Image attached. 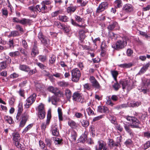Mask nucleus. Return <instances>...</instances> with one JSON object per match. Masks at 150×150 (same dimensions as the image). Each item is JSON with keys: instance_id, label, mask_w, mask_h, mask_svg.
<instances>
[{"instance_id": "obj_1", "label": "nucleus", "mask_w": 150, "mask_h": 150, "mask_svg": "<svg viewBox=\"0 0 150 150\" xmlns=\"http://www.w3.org/2000/svg\"><path fill=\"white\" fill-rule=\"evenodd\" d=\"M126 119L127 121L132 122V123L130 124V126L131 128L137 129L141 128V122L135 116L127 115L126 116Z\"/></svg>"}, {"instance_id": "obj_2", "label": "nucleus", "mask_w": 150, "mask_h": 150, "mask_svg": "<svg viewBox=\"0 0 150 150\" xmlns=\"http://www.w3.org/2000/svg\"><path fill=\"white\" fill-rule=\"evenodd\" d=\"M71 80L72 81L77 82L79 81L81 76V73L78 68H75L71 70Z\"/></svg>"}, {"instance_id": "obj_3", "label": "nucleus", "mask_w": 150, "mask_h": 150, "mask_svg": "<svg viewBox=\"0 0 150 150\" xmlns=\"http://www.w3.org/2000/svg\"><path fill=\"white\" fill-rule=\"evenodd\" d=\"M12 22L16 23H20L23 25L26 26L27 25H30L32 22V20L30 19L22 18L21 19H19L16 17L13 18Z\"/></svg>"}, {"instance_id": "obj_4", "label": "nucleus", "mask_w": 150, "mask_h": 150, "mask_svg": "<svg viewBox=\"0 0 150 150\" xmlns=\"http://www.w3.org/2000/svg\"><path fill=\"white\" fill-rule=\"evenodd\" d=\"M127 44V41H122L120 40H118L115 43L112 45V47L115 50H119L124 48Z\"/></svg>"}, {"instance_id": "obj_5", "label": "nucleus", "mask_w": 150, "mask_h": 150, "mask_svg": "<svg viewBox=\"0 0 150 150\" xmlns=\"http://www.w3.org/2000/svg\"><path fill=\"white\" fill-rule=\"evenodd\" d=\"M72 100L74 101L79 102L81 103H84V98L83 95L79 91H76L74 92L72 95Z\"/></svg>"}, {"instance_id": "obj_6", "label": "nucleus", "mask_w": 150, "mask_h": 150, "mask_svg": "<svg viewBox=\"0 0 150 150\" xmlns=\"http://www.w3.org/2000/svg\"><path fill=\"white\" fill-rule=\"evenodd\" d=\"M13 143L18 148H21V144L20 143L21 139L19 134L17 132H14L12 134Z\"/></svg>"}, {"instance_id": "obj_7", "label": "nucleus", "mask_w": 150, "mask_h": 150, "mask_svg": "<svg viewBox=\"0 0 150 150\" xmlns=\"http://www.w3.org/2000/svg\"><path fill=\"white\" fill-rule=\"evenodd\" d=\"M36 95L34 93L31 95L26 100V103L24 105L25 107L26 108H29L35 101Z\"/></svg>"}, {"instance_id": "obj_8", "label": "nucleus", "mask_w": 150, "mask_h": 150, "mask_svg": "<svg viewBox=\"0 0 150 150\" xmlns=\"http://www.w3.org/2000/svg\"><path fill=\"white\" fill-rule=\"evenodd\" d=\"M38 38L44 45L47 47L50 45V40L45 37L41 32H40L38 35Z\"/></svg>"}, {"instance_id": "obj_9", "label": "nucleus", "mask_w": 150, "mask_h": 150, "mask_svg": "<svg viewBox=\"0 0 150 150\" xmlns=\"http://www.w3.org/2000/svg\"><path fill=\"white\" fill-rule=\"evenodd\" d=\"M109 4L105 1L101 2L97 8L96 13H100L108 8Z\"/></svg>"}, {"instance_id": "obj_10", "label": "nucleus", "mask_w": 150, "mask_h": 150, "mask_svg": "<svg viewBox=\"0 0 150 150\" xmlns=\"http://www.w3.org/2000/svg\"><path fill=\"white\" fill-rule=\"evenodd\" d=\"M51 117V112L50 110H48L47 113V119L46 123L43 122L41 125V129L42 132H45V131L47 126L49 124Z\"/></svg>"}, {"instance_id": "obj_11", "label": "nucleus", "mask_w": 150, "mask_h": 150, "mask_svg": "<svg viewBox=\"0 0 150 150\" xmlns=\"http://www.w3.org/2000/svg\"><path fill=\"white\" fill-rule=\"evenodd\" d=\"M89 80L91 84L92 87H93L98 89H99L100 88L101 86L100 84L93 76H91Z\"/></svg>"}, {"instance_id": "obj_12", "label": "nucleus", "mask_w": 150, "mask_h": 150, "mask_svg": "<svg viewBox=\"0 0 150 150\" xmlns=\"http://www.w3.org/2000/svg\"><path fill=\"white\" fill-rule=\"evenodd\" d=\"M107 28L108 31H112L119 29L120 27L117 22L113 21L111 23H110Z\"/></svg>"}, {"instance_id": "obj_13", "label": "nucleus", "mask_w": 150, "mask_h": 150, "mask_svg": "<svg viewBox=\"0 0 150 150\" xmlns=\"http://www.w3.org/2000/svg\"><path fill=\"white\" fill-rule=\"evenodd\" d=\"M35 8L36 11V13H38V11L39 12H42V13H47V8L43 5L38 4L35 7Z\"/></svg>"}, {"instance_id": "obj_14", "label": "nucleus", "mask_w": 150, "mask_h": 150, "mask_svg": "<svg viewBox=\"0 0 150 150\" xmlns=\"http://www.w3.org/2000/svg\"><path fill=\"white\" fill-rule=\"evenodd\" d=\"M122 10L125 13H129L133 11L134 7L131 4H126L124 5Z\"/></svg>"}, {"instance_id": "obj_15", "label": "nucleus", "mask_w": 150, "mask_h": 150, "mask_svg": "<svg viewBox=\"0 0 150 150\" xmlns=\"http://www.w3.org/2000/svg\"><path fill=\"white\" fill-rule=\"evenodd\" d=\"M51 131L52 135L54 136L57 137L59 135L58 126L56 124L52 125Z\"/></svg>"}, {"instance_id": "obj_16", "label": "nucleus", "mask_w": 150, "mask_h": 150, "mask_svg": "<svg viewBox=\"0 0 150 150\" xmlns=\"http://www.w3.org/2000/svg\"><path fill=\"white\" fill-rule=\"evenodd\" d=\"M37 41H34L33 48L32 49L31 52V55L33 57H35L39 53V52L37 46Z\"/></svg>"}, {"instance_id": "obj_17", "label": "nucleus", "mask_w": 150, "mask_h": 150, "mask_svg": "<svg viewBox=\"0 0 150 150\" xmlns=\"http://www.w3.org/2000/svg\"><path fill=\"white\" fill-rule=\"evenodd\" d=\"M98 145L95 146V150H102L104 146H106V144L105 142L102 140H99L97 142Z\"/></svg>"}, {"instance_id": "obj_18", "label": "nucleus", "mask_w": 150, "mask_h": 150, "mask_svg": "<svg viewBox=\"0 0 150 150\" xmlns=\"http://www.w3.org/2000/svg\"><path fill=\"white\" fill-rule=\"evenodd\" d=\"M150 66V62H149L146 64L143 65L139 72L137 74V75H141L144 74L148 69Z\"/></svg>"}, {"instance_id": "obj_19", "label": "nucleus", "mask_w": 150, "mask_h": 150, "mask_svg": "<svg viewBox=\"0 0 150 150\" xmlns=\"http://www.w3.org/2000/svg\"><path fill=\"white\" fill-rule=\"evenodd\" d=\"M120 140L115 142L112 139H108V145L110 148H113L115 146H118L119 145H120Z\"/></svg>"}, {"instance_id": "obj_20", "label": "nucleus", "mask_w": 150, "mask_h": 150, "mask_svg": "<svg viewBox=\"0 0 150 150\" xmlns=\"http://www.w3.org/2000/svg\"><path fill=\"white\" fill-rule=\"evenodd\" d=\"M98 112L101 113H108L109 110L108 108L106 107L103 106H99L98 107Z\"/></svg>"}, {"instance_id": "obj_21", "label": "nucleus", "mask_w": 150, "mask_h": 150, "mask_svg": "<svg viewBox=\"0 0 150 150\" xmlns=\"http://www.w3.org/2000/svg\"><path fill=\"white\" fill-rule=\"evenodd\" d=\"M124 127L126 132L127 133L131 136L133 137L134 136V133L132 130L130 128V124L128 125L125 123H124Z\"/></svg>"}, {"instance_id": "obj_22", "label": "nucleus", "mask_w": 150, "mask_h": 150, "mask_svg": "<svg viewBox=\"0 0 150 150\" xmlns=\"http://www.w3.org/2000/svg\"><path fill=\"white\" fill-rule=\"evenodd\" d=\"M56 60V56L52 54L50 55L49 56V59L48 60V64L50 66H52L55 62Z\"/></svg>"}, {"instance_id": "obj_23", "label": "nucleus", "mask_w": 150, "mask_h": 150, "mask_svg": "<svg viewBox=\"0 0 150 150\" xmlns=\"http://www.w3.org/2000/svg\"><path fill=\"white\" fill-rule=\"evenodd\" d=\"M70 140L71 141H75L76 140V138L77 136V132L74 130H71L70 132Z\"/></svg>"}, {"instance_id": "obj_24", "label": "nucleus", "mask_w": 150, "mask_h": 150, "mask_svg": "<svg viewBox=\"0 0 150 150\" xmlns=\"http://www.w3.org/2000/svg\"><path fill=\"white\" fill-rule=\"evenodd\" d=\"M19 69L20 70L26 72H28L30 68L28 65L25 64H20L19 67Z\"/></svg>"}, {"instance_id": "obj_25", "label": "nucleus", "mask_w": 150, "mask_h": 150, "mask_svg": "<svg viewBox=\"0 0 150 150\" xmlns=\"http://www.w3.org/2000/svg\"><path fill=\"white\" fill-rule=\"evenodd\" d=\"M65 95L68 100L70 101L71 96V91L68 88L66 89L65 90Z\"/></svg>"}, {"instance_id": "obj_26", "label": "nucleus", "mask_w": 150, "mask_h": 150, "mask_svg": "<svg viewBox=\"0 0 150 150\" xmlns=\"http://www.w3.org/2000/svg\"><path fill=\"white\" fill-rule=\"evenodd\" d=\"M119 83L120 84L122 85L123 89H125L126 87L127 86H128V81L127 80L125 79L121 80L119 81Z\"/></svg>"}, {"instance_id": "obj_27", "label": "nucleus", "mask_w": 150, "mask_h": 150, "mask_svg": "<svg viewBox=\"0 0 150 150\" xmlns=\"http://www.w3.org/2000/svg\"><path fill=\"white\" fill-rule=\"evenodd\" d=\"M122 2L121 0H116L114 2V5L115 8H117L122 6Z\"/></svg>"}, {"instance_id": "obj_28", "label": "nucleus", "mask_w": 150, "mask_h": 150, "mask_svg": "<svg viewBox=\"0 0 150 150\" xmlns=\"http://www.w3.org/2000/svg\"><path fill=\"white\" fill-rule=\"evenodd\" d=\"M87 30L86 29H80L79 31V35L80 38H85V33L87 32Z\"/></svg>"}, {"instance_id": "obj_29", "label": "nucleus", "mask_w": 150, "mask_h": 150, "mask_svg": "<svg viewBox=\"0 0 150 150\" xmlns=\"http://www.w3.org/2000/svg\"><path fill=\"white\" fill-rule=\"evenodd\" d=\"M38 59L40 62L44 63L47 61V55H41L38 57Z\"/></svg>"}, {"instance_id": "obj_30", "label": "nucleus", "mask_w": 150, "mask_h": 150, "mask_svg": "<svg viewBox=\"0 0 150 150\" xmlns=\"http://www.w3.org/2000/svg\"><path fill=\"white\" fill-rule=\"evenodd\" d=\"M77 8L76 6H69L67 8V11L68 13H71L74 12Z\"/></svg>"}, {"instance_id": "obj_31", "label": "nucleus", "mask_w": 150, "mask_h": 150, "mask_svg": "<svg viewBox=\"0 0 150 150\" xmlns=\"http://www.w3.org/2000/svg\"><path fill=\"white\" fill-rule=\"evenodd\" d=\"M58 84L59 86L64 88L67 87L69 85L68 82H66L64 81L58 82Z\"/></svg>"}, {"instance_id": "obj_32", "label": "nucleus", "mask_w": 150, "mask_h": 150, "mask_svg": "<svg viewBox=\"0 0 150 150\" xmlns=\"http://www.w3.org/2000/svg\"><path fill=\"white\" fill-rule=\"evenodd\" d=\"M68 124L69 125L72 129H76L77 127V125L76 123L73 120H69L68 122Z\"/></svg>"}, {"instance_id": "obj_33", "label": "nucleus", "mask_w": 150, "mask_h": 150, "mask_svg": "<svg viewBox=\"0 0 150 150\" xmlns=\"http://www.w3.org/2000/svg\"><path fill=\"white\" fill-rule=\"evenodd\" d=\"M45 143L47 146L50 148L51 147L52 141V139L46 138L45 139Z\"/></svg>"}, {"instance_id": "obj_34", "label": "nucleus", "mask_w": 150, "mask_h": 150, "mask_svg": "<svg viewBox=\"0 0 150 150\" xmlns=\"http://www.w3.org/2000/svg\"><path fill=\"white\" fill-rule=\"evenodd\" d=\"M87 136L85 132L82 134L79 139V141L82 143H84L87 140Z\"/></svg>"}, {"instance_id": "obj_35", "label": "nucleus", "mask_w": 150, "mask_h": 150, "mask_svg": "<svg viewBox=\"0 0 150 150\" xmlns=\"http://www.w3.org/2000/svg\"><path fill=\"white\" fill-rule=\"evenodd\" d=\"M29 115L26 112H24L21 115V120L27 122L29 118Z\"/></svg>"}, {"instance_id": "obj_36", "label": "nucleus", "mask_w": 150, "mask_h": 150, "mask_svg": "<svg viewBox=\"0 0 150 150\" xmlns=\"http://www.w3.org/2000/svg\"><path fill=\"white\" fill-rule=\"evenodd\" d=\"M36 60L37 61L35 62V64L40 69L43 70L46 68V66L45 64L38 62L37 60Z\"/></svg>"}, {"instance_id": "obj_37", "label": "nucleus", "mask_w": 150, "mask_h": 150, "mask_svg": "<svg viewBox=\"0 0 150 150\" xmlns=\"http://www.w3.org/2000/svg\"><path fill=\"white\" fill-rule=\"evenodd\" d=\"M60 29L62 30L66 33H68L70 31L69 27L64 24H62Z\"/></svg>"}, {"instance_id": "obj_38", "label": "nucleus", "mask_w": 150, "mask_h": 150, "mask_svg": "<svg viewBox=\"0 0 150 150\" xmlns=\"http://www.w3.org/2000/svg\"><path fill=\"white\" fill-rule=\"evenodd\" d=\"M20 53L18 51H15V52H11L9 53L8 55L11 57H16L19 56Z\"/></svg>"}, {"instance_id": "obj_39", "label": "nucleus", "mask_w": 150, "mask_h": 150, "mask_svg": "<svg viewBox=\"0 0 150 150\" xmlns=\"http://www.w3.org/2000/svg\"><path fill=\"white\" fill-rule=\"evenodd\" d=\"M57 111L58 114V117L59 120L60 121H63V118L62 117V109L61 108H58Z\"/></svg>"}, {"instance_id": "obj_40", "label": "nucleus", "mask_w": 150, "mask_h": 150, "mask_svg": "<svg viewBox=\"0 0 150 150\" xmlns=\"http://www.w3.org/2000/svg\"><path fill=\"white\" fill-rule=\"evenodd\" d=\"M83 86L84 89L85 91H91L92 90V86L89 83H85Z\"/></svg>"}, {"instance_id": "obj_41", "label": "nucleus", "mask_w": 150, "mask_h": 150, "mask_svg": "<svg viewBox=\"0 0 150 150\" xmlns=\"http://www.w3.org/2000/svg\"><path fill=\"white\" fill-rule=\"evenodd\" d=\"M92 40H93L94 44L96 47L99 45L100 42V39L99 37L96 38L95 39H93V38H92Z\"/></svg>"}, {"instance_id": "obj_42", "label": "nucleus", "mask_w": 150, "mask_h": 150, "mask_svg": "<svg viewBox=\"0 0 150 150\" xmlns=\"http://www.w3.org/2000/svg\"><path fill=\"white\" fill-rule=\"evenodd\" d=\"M48 91L53 93L55 94L57 92L58 89L56 88H54L52 86L49 87L47 88Z\"/></svg>"}, {"instance_id": "obj_43", "label": "nucleus", "mask_w": 150, "mask_h": 150, "mask_svg": "<svg viewBox=\"0 0 150 150\" xmlns=\"http://www.w3.org/2000/svg\"><path fill=\"white\" fill-rule=\"evenodd\" d=\"M59 18L60 21L63 22L68 21L69 19L68 17L66 16H59Z\"/></svg>"}, {"instance_id": "obj_44", "label": "nucleus", "mask_w": 150, "mask_h": 150, "mask_svg": "<svg viewBox=\"0 0 150 150\" xmlns=\"http://www.w3.org/2000/svg\"><path fill=\"white\" fill-rule=\"evenodd\" d=\"M132 66V64L131 63L128 64L125 63L122 64H120L119 65V66L120 67L123 68H129L131 67Z\"/></svg>"}, {"instance_id": "obj_45", "label": "nucleus", "mask_w": 150, "mask_h": 150, "mask_svg": "<svg viewBox=\"0 0 150 150\" xmlns=\"http://www.w3.org/2000/svg\"><path fill=\"white\" fill-rule=\"evenodd\" d=\"M141 104L140 102L137 101L135 102L134 101L132 102L130 104V107H137L139 106Z\"/></svg>"}, {"instance_id": "obj_46", "label": "nucleus", "mask_w": 150, "mask_h": 150, "mask_svg": "<svg viewBox=\"0 0 150 150\" xmlns=\"http://www.w3.org/2000/svg\"><path fill=\"white\" fill-rule=\"evenodd\" d=\"M89 122L88 120H83L81 122L82 126L85 128L87 127L89 125Z\"/></svg>"}, {"instance_id": "obj_47", "label": "nucleus", "mask_w": 150, "mask_h": 150, "mask_svg": "<svg viewBox=\"0 0 150 150\" xmlns=\"http://www.w3.org/2000/svg\"><path fill=\"white\" fill-rule=\"evenodd\" d=\"M38 117L40 119L42 120L45 118L46 114L45 111L38 112Z\"/></svg>"}, {"instance_id": "obj_48", "label": "nucleus", "mask_w": 150, "mask_h": 150, "mask_svg": "<svg viewBox=\"0 0 150 150\" xmlns=\"http://www.w3.org/2000/svg\"><path fill=\"white\" fill-rule=\"evenodd\" d=\"M37 110L38 112L45 111L44 105L41 103L38 106Z\"/></svg>"}, {"instance_id": "obj_49", "label": "nucleus", "mask_w": 150, "mask_h": 150, "mask_svg": "<svg viewBox=\"0 0 150 150\" xmlns=\"http://www.w3.org/2000/svg\"><path fill=\"white\" fill-rule=\"evenodd\" d=\"M8 44L10 48H13L14 47L13 39H10L8 42Z\"/></svg>"}, {"instance_id": "obj_50", "label": "nucleus", "mask_w": 150, "mask_h": 150, "mask_svg": "<svg viewBox=\"0 0 150 150\" xmlns=\"http://www.w3.org/2000/svg\"><path fill=\"white\" fill-rule=\"evenodd\" d=\"M112 87L114 90L116 91H117L121 87L118 82L115 83L112 85Z\"/></svg>"}, {"instance_id": "obj_51", "label": "nucleus", "mask_w": 150, "mask_h": 150, "mask_svg": "<svg viewBox=\"0 0 150 150\" xmlns=\"http://www.w3.org/2000/svg\"><path fill=\"white\" fill-rule=\"evenodd\" d=\"M74 18L75 20L78 22H84L85 19L84 18H81L80 16L75 15Z\"/></svg>"}, {"instance_id": "obj_52", "label": "nucleus", "mask_w": 150, "mask_h": 150, "mask_svg": "<svg viewBox=\"0 0 150 150\" xmlns=\"http://www.w3.org/2000/svg\"><path fill=\"white\" fill-rule=\"evenodd\" d=\"M9 36L10 37L13 36V37L18 36H19V33L17 30L12 31L11 32Z\"/></svg>"}, {"instance_id": "obj_53", "label": "nucleus", "mask_w": 150, "mask_h": 150, "mask_svg": "<svg viewBox=\"0 0 150 150\" xmlns=\"http://www.w3.org/2000/svg\"><path fill=\"white\" fill-rule=\"evenodd\" d=\"M4 119L5 120L10 124H12L13 122L12 118L8 116H5Z\"/></svg>"}, {"instance_id": "obj_54", "label": "nucleus", "mask_w": 150, "mask_h": 150, "mask_svg": "<svg viewBox=\"0 0 150 150\" xmlns=\"http://www.w3.org/2000/svg\"><path fill=\"white\" fill-rule=\"evenodd\" d=\"M1 12L2 15L3 16H5L6 17H7L8 14L7 8H3L2 9Z\"/></svg>"}, {"instance_id": "obj_55", "label": "nucleus", "mask_w": 150, "mask_h": 150, "mask_svg": "<svg viewBox=\"0 0 150 150\" xmlns=\"http://www.w3.org/2000/svg\"><path fill=\"white\" fill-rule=\"evenodd\" d=\"M7 67L6 62H3L0 63V69H4Z\"/></svg>"}, {"instance_id": "obj_56", "label": "nucleus", "mask_w": 150, "mask_h": 150, "mask_svg": "<svg viewBox=\"0 0 150 150\" xmlns=\"http://www.w3.org/2000/svg\"><path fill=\"white\" fill-rule=\"evenodd\" d=\"M108 35L109 37L112 39H114L115 38L116 34L113 32H112V31H108Z\"/></svg>"}, {"instance_id": "obj_57", "label": "nucleus", "mask_w": 150, "mask_h": 150, "mask_svg": "<svg viewBox=\"0 0 150 150\" xmlns=\"http://www.w3.org/2000/svg\"><path fill=\"white\" fill-rule=\"evenodd\" d=\"M77 2L80 4L82 7L85 6L88 3L87 2L84 1L83 0H77Z\"/></svg>"}, {"instance_id": "obj_58", "label": "nucleus", "mask_w": 150, "mask_h": 150, "mask_svg": "<svg viewBox=\"0 0 150 150\" xmlns=\"http://www.w3.org/2000/svg\"><path fill=\"white\" fill-rule=\"evenodd\" d=\"M86 111L88 112V115H95L94 111L90 107H89L86 109Z\"/></svg>"}, {"instance_id": "obj_59", "label": "nucleus", "mask_w": 150, "mask_h": 150, "mask_svg": "<svg viewBox=\"0 0 150 150\" xmlns=\"http://www.w3.org/2000/svg\"><path fill=\"white\" fill-rule=\"evenodd\" d=\"M15 29L17 30H19L21 32H24L23 29L22 28V26L19 24L16 25L15 27Z\"/></svg>"}, {"instance_id": "obj_60", "label": "nucleus", "mask_w": 150, "mask_h": 150, "mask_svg": "<svg viewBox=\"0 0 150 150\" xmlns=\"http://www.w3.org/2000/svg\"><path fill=\"white\" fill-rule=\"evenodd\" d=\"M115 127L117 130L119 131L120 132H122L123 131V129L120 124H117L115 125Z\"/></svg>"}, {"instance_id": "obj_61", "label": "nucleus", "mask_w": 150, "mask_h": 150, "mask_svg": "<svg viewBox=\"0 0 150 150\" xmlns=\"http://www.w3.org/2000/svg\"><path fill=\"white\" fill-rule=\"evenodd\" d=\"M53 76L60 79H62L64 78L63 75L59 73H56L55 74H54Z\"/></svg>"}, {"instance_id": "obj_62", "label": "nucleus", "mask_w": 150, "mask_h": 150, "mask_svg": "<svg viewBox=\"0 0 150 150\" xmlns=\"http://www.w3.org/2000/svg\"><path fill=\"white\" fill-rule=\"evenodd\" d=\"M53 139L54 140V142L56 144H60L62 142V140L60 138H54Z\"/></svg>"}, {"instance_id": "obj_63", "label": "nucleus", "mask_w": 150, "mask_h": 150, "mask_svg": "<svg viewBox=\"0 0 150 150\" xmlns=\"http://www.w3.org/2000/svg\"><path fill=\"white\" fill-rule=\"evenodd\" d=\"M62 23H61L58 21H55L54 22V25L57 27L58 28L60 29Z\"/></svg>"}, {"instance_id": "obj_64", "label": "nucleus", "mask_w": 150, "mask_h": 150, "mask_svg": "<svg viewBox=\"0 0 150 150\" xmlns=\"http://www.w3.org/2000/svg\"><path fill=\"white\" fill-rule=\"evenodd\" d=\"M132 143V141L131 139H127L125 142L124 144L126 146L128 147V146L131 145Z\"/></svg>"}]
</instances>
